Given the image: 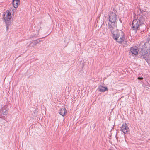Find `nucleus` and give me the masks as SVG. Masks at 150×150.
Returning <instances> with one entry per match:
<instances>
[{"label":"nucleus","mask_w":150,"mask_h":150,"mask_svg":"<svg viewBox=\"0 0 150 150\" xmlns=\"http://www.w3.org/2000/svg\"><path fill=\"white\" fill-rule=\"evenodd\" d=\"M120 22H121V23L122 22L121 21V20L120 19Z\"/></svg>","instance_id":"nucleus-23"},{"label":"nucleus","mask_w":150,"mask_h":150,"mask_svg":"<svg viewBox=\"0 0 150 150\" xmlns=\"http://www.w3.org/2000/svg\"><path fill=\"white\" fill-rule=\"evenodd\" d=\"M2 109V105H0V113L1 112V110Z\"/></svg>","instance_id":"nucleus-20"},{"label":"nucleus","mask_w":150,"mask_h":150,"mask_svg":"<svg viewBox=\"0 0 150 150\" xmlns=\"http://www.w3.org/2000/svg\"><path fill=\"white\" fill-rule=\"evenodd\" d=\"M139 22V20L134 21V20H133L132 21V29L135 32L139 29V26L140 25Z\"/></svg>","instance_id":"nucleus-3"},{"label":"nucleus","mask_w":150,"mask_h":150,"mask_svg":"<svg viewBox=\"0 0 150 150\" xmlns=\"http://www.w3.org/2000/svg\"><path fill=\"white\" fill-rule=\"evenodd\" d=\"M133 20H134V21L139 20L137 18V16L136 15H135V16L134 14Z\"/></svg>","instance_id":"nucleus-15"},{"label":"nucleus","mask_w":150,"mask_h":150,"mask_svg":"<svg viewBox=\"0 0 150 150\" xmlns=\"http://www.w3.org/2000/svg\"><path fill=\"white\" fill-rule=\"evenodd\" d=\"M117 15L112 11L109 15V19L110 22L116 23Z\"/></svg>","instance_id":"nucleus-4"},{"label":"nucleus","mask_w":150,"mask_h":150,"mask_svg":"<svg viewBox=\"0 0 150 150\" xmlns=\"http://www.w3.org/2000/svg\"><path fill=\"white\" fill-rule=\"evenodd\" d=\"M99 91L100 92H104L108 91V88L107 87H104L102 86H100L98 88Z\"/></svg>","instance_id":"nucleus-12"},{"label":"nucleus","mask_w":150,"mask_h":150,"mask_svg":"<svg viewBox=\"0 0 150 150\" xmlns=\"http://www.w3.org/2000/svg\"><path fill=\"white\" fill-rule=\"evenodd\" d=\"M20 4V0H13L12 4L14 8H16Z\"/></svg>","instance_id":"nucleus-8"},{"label":"nucleus","mask_w":150,"mask_h":150,"mask_svg":"<svg viewBox=\"0 0 150 150\" xmlns=\"http://www.w3.org/2000/svg\"><path fill=\"white\" fill-rule=\"evenodd\" d=\"M6 30L7 31H8V29H9V26H6Z\"/></svg>","instance_id":"nucleus-21"},{"label":"nucleus","mask_w":150,"mask_h":150,"mask_svg":"<svg viewBox=\"0 0 150 150\" xmlns=\"http://www.w3.org/2000/svg\"><path fill=\"white\" fill-rule=\"evenodd\" d=\"M66 113L67 110L64 107H62L59 110V113L63 116H64Z\"/></svg>","instance_id":"nucleus-10"},{"label":"nucleus","mask_w":150,"mask_h":150,"mask_svg":"<svg viewBox=\"0 0 150 150\" xmlns=\"http://www.w3.org/2000/svg\"><path fill=\"white\" fill-rule=\"evenodd\" d=\"M121 130L124 133L129 134V129L126 123H123L122 126L121 127Z\"/></svg>","instance_id":"nucleus-6"},{"label":"nucleus","mask_w":150,"mask_h":150,"mask_svg":"<svg viewBox=\"0 0 150 150\" xmlns=\"http://www.w3.org/2000/svg\"><path fill=\"white\" fill-rule=\"evenodd\" d=\"M143 42H141L139 44V48L140 49L139 52V56L140 58L144 59L148 64L150 62L149 56L150 54V44L148 42H146L144 44Z\"/></svg>","instance_id":"nucleus-1"},{"label":"nucleus","mask_w":150,"mask_h":150,"mask_svg":"<svg viewBox=\"0 0 150 150\" xmlns=\"http://www.w3.org/2000/svg\"><path fill=\"white\" fill-rule=\"evenodd\" d=\"M11 17V13L8 10H7L6 12H5L3 15V19L4 21L10 20Z\"/></svg>","instance_id":"nucleus-5"},{"label":"nucleus","mask_w":150,"mask_h":150,"mask_svg":"<svg viewBox=\"0 0 150 150\" xmlns=\"http://www.w3.org/2000/svg\"><path fill=\"white\" fill-rule=\"evenodd\" d=\"M8 113V111L5 109L2 108L1 110V112L0 113V117H1L4 115H7Z\"/></svg>","instance_id":"nucleus-11"},{"label":"nucleus","mask_w":150,"mask_h":150,"mask_svg":"<svg viewBox=\"0 0 150 150\" xmlns=\"http://www.w3.org/2000/svg\"><path fill=\"white\" fill-rule=\"evenodd\" d=\"M116 23H115L110 22L108 23V28L111 31L116 26Z\"/></svg>","instance_id":"nucleus-9"},{"label":"nucleus","mask_w":150,"mask_h":150,"mask_svg":"<svg viewBox=\"0 0 150 150\" xmlns=\"http://www.w3.org/2000/svg\"><path fill=\"white\" fill-rule=\"evenodd\" d=\"M113 11L114 12L113 13H117V10L115 8H113Z\"/></svg>","instance_id":"nucleus-18"},{"label":"nucleus","mask_w":150,"mask_h":150,"mask_svg":"<svg viewBox=\"0 0 150 150\" xmlns=\"http://www.w3.org/2000/svg\"><path fill=\"white\" fill-rule=\"evenodd\" d=\"M129 49L130 52H131V47H130Z\"/></svg>","instance_id":"nucleus-22"},{"label":"nucleus","mask_w":150,"mask_h":150,"mask_svg":"<svg viewBox=\"0 0 150 150\" xmlns=\"http://www.w3.org/2000/svg\"><path fill=\"white\" fill-rule=\"evenodd\" d=\"M149 41H150V36H149V38H148L146 42H149Z\"/></svg>","instance_id":"nucleus-19"},{"label":"nucleus","mask_w":150,"mask_h":150,"mask_svg":"<svg viewBox=\"0 0 150 150\" xmlns=\"http://www.w3.org/2000/svg\"><path fill=\"white\" fill-rule=\"evenodd\" d=\"M111 33L113 38L117 42L121 43L124 41V34L122 30L117 29L113 32L111 31Z\"/></svg>","instance_id":"nucleus-2"},{"label":"nucleus","mask_w":150,"mask_h":150,"mask_svg":"<svg viewBox=\"0 0 150 150\" xmlns=\"http://www.w3.org/2000/svg\"><path fill=\"white\" fill-rule=\"evenodd\" d=\"M35 41V43H33L34 45H35V44H37V43H38L40 42V40H37Z\"/></svg>","instance_id":"nucleus-17"},{"label":"nucleus","mask_w":150,"mask_h":150,"mask_svg":"<svg viewBox=\"0 0 150 150\" xmlns=\"http://www.w3.org/2000/svg\"><path fill=\"white\" fill-rule=\"evenodd\" d=\"M10 20H8V21H4L6 24V26H9L10 24H11V21H10Z\"/></svg>","instance_id":"nucleus-14"},{"label":"nucleus","mask_w":150,"mask_h":150,"mask_svg":"<svg viewBox=\"0 0 150 150\" xmlns=\"http://www.w3.org/2000/svg\"><path fill=\"white\" fill-rule=\"evenodd\" d=\"M137 79L140 80L141 81H142V80H143V78L142 77H140V76H139L137 77Z\"/></svg>","instance_id":"nucleus-16"},{"label":"nucleus","mask_w":150,"mask_h":150,"mask_svg":"<svg viewBox=\"0 0 150 150\" xmlns=\"http://www.w3.org/2000/svg\"><path fill=\"white\" fill-rule=\"evenodd\" d=\"M140 49L137 47L135 46L134 47H132V56L135 55V56H139V50Z\"/></svg>","instance_id":"nucleus-7"},{"label":"nucleus","mask_w":150,"mask_h":150,"mask_svg":"<svg viewBox=\"0 0 150 150\" xmlns=\"http://www.w3.org/2000/svg\"><path fill=\"white\" fill-rule=\"evenodd\" d=\"M140 10L141 12L142 15L144 16H146V15L147 14V12L143 10H141L140 9Z\"/></svg>","instance_id":"nucleus-13"}]
</instances>
